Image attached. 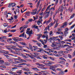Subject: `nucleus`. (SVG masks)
Listing matches in <instances>:
<instances>
[{
  "mask_svg": "<svg viewBox=\"0 0 75 75\" xmlns=\"http://www.w3.org/2000/svg\"><path fill=\"white\" fill-rule=\"evenodd\" d=\"M50 11H49V12H46V13H44V14H47V16H49V15L50 14Z\"/></svg>",
  "mask_w": 75,
  "mask_h": 75,
  "instance_id": "nucleus-16",
  "label": "nucleus"
},
{
  "mask_svg": "<svg viewBox=\"0 0 75 75\" xmlns=\"http://www.w3.org/2000/svg\"><path fill=\"white\" fill-rule=\"evenodd\" d=\"M51 46L52 47H56V45H55L54 44H53L52 45H51Z\"/></svg>",
  "mask_w": 75,
  "mask_h": 75,
  "instance_id": "nucleus-55",
  "label": "nucleus"
},
{
  "mask_svg": "<svg viewBox=\"0 0 75 75\" xmlns=\"http://www.w3.org/2000/svg\"><path fill=\"white\" fill-rule=\"evenodd\" d=\"M8 25H7V23H4V27H7V26Z\"/></svg>",
  "mask_w": 75,
  "mask_h": 75,
  "instance_id": "nucleus-50",
  "label": "nucleus"
},
{
  "mask_svg": "<svg viewBox=\"0 0 75 75\" xmlns=\"http://www.w3.org/2000/svg\"><path fill=\"white\" fill-rule=\"evenodd\" d=\"M71 41H72V40L69 39H66L65 40V41H69V42H71Z\"/></svg>",
  "mask_w": 75,
  "mask_h": 75,
  "instance_id": "nucleus-30",
  "label": "nucleus"
},
{
  "mask_svg": "<svg viewBox=\"0 0 75 75\" xmlns=\"http://www.w3.org/2000/svg\"><path fill=\"white\" fill-rule=\"evenodd\" d=\"M29 48H30L31 50L33 51V47H32V46L31 45H30V46Z\"/></svg>",
  "mask_w": 75,
  "mask_h": 75,
  "instance_id": "nucleus-49",
  "label": "nucleus"
},
{
  "mask_svg": "<svg viewBox=\"0 0 75 75\" xmlns=\"http://www.w3.org/2000/svg\"><path fill=\"white\" fill-rule=\"evenodd\" d=\"M72 40H74L73 42L75 43V37H72L71 38Z\"/></svg>",
  "mask_w": 75,
  "mask_h": 75,
  "instance_id": "nucleus-24",
  "label": "nucleus"
},
{
  "mask_svg": "<svg viewBox=\"0 0 75 75\" xmlns=\"http://www.w3.org/2000/svg\"><path fill=\"white\" fill-rule=\"evenodd\" d=\"M8 37H11L13 35L10 33L8 34Z\"/></svg>",
  "mask_w": 75,
  "mask_h": 75,
  "instance_id": "nucleus-63",
  "label": "nucleus"
},
{
  "mask_svg": "<svg viewBox=\"0 0 75 75\" xmlns=\"http://www.w3.org/2000/svg\"><path fill=\"white\" fill-rule=\"evenodd\" d=\"M73 57L75 56V50L74 51V52L73 53Z\"/></svg>",
  "mask_w": 75,
  "mask_h": 75,
  "instance_id": "nucleus-64",
  "label": "nucleus"
},
{
  "mask_svg": "<svg viewBox=\"0 0 75 75\" xmlns=\"http://www.w3.org/2000/svg\"><path fill=\"white\" fill-rule=\"evenodd\" d=\"M58 66L57 65H54V66L52 65L50 66V67L49 68V69H52L53 71H54L55 72H56V69L55 68H57Z\"/></svg>",
  "mask_w": 75,
  "mask_h": 75,
  "instance_id": "nucleus-1",
  "label": "nucleus"
},
{
  "mask_svg": "<svg viewBox=\"0 0 75 75\" xmlns=\"http://www.w3.org/2000/svg\"><path fill=\"white\" fill-rule=\"evenodd\" d=\"M37 13V11H34V12H31V14H32V15H34L35 14H36V13Z\"/></svg>",
  "mask_w": 75,
  "mask_h": 75,
  "instance_id": "nucleus-27",
  "label": "nucleus"
},
{
  "mask_svg": "<svg viewBox=\"0 0 75 75\" xmlns=\"http://www.w3.org/2000/svg\"><path fill=\"white\" fill-rule=\"evenodd\" d=\"M75 26V24H74L71 27L70 29H72Z\"/></svg>",
  "mask_w": 75,
  "mask_h": 75,
  "instance_id": "nucleus-43",
  "label": "nucleus"
},
{
  "mask_svg": "<svg viewBox=\"0 0 75 75\" xmlns=\"http://www.w3.org/2000/svg\"><path fill=\"white\" fill-rule=\"evenodd\" d=\"M34 54H35V55L36 57V56H38V55H39V54H38V53H34Z\"/></svg>",
  "mask_w": 75,
  "mask_h": 75,
  "instance_id": "nucleus-47",
  "label": "nucleus"
},
{
  "mask_svg": "<svg viewBox=\"0 0 75 75\" xmlns=\"http://www.w3.org/2000/svg\"><path fill=\"white\" fill-rule=\"evenodd\" d=\"M36 65H38V66H40V64L38 63H35Z\"/></svg>",
  "mask_w": 75,
  "mask_h": 75,
  "instance_id": "nucleus-62",
  "label": "nucleus"
},
{
  "mask_svg": "<svg viewBox=\"0 0 75 75\" xmlns=\"http://www.w3.org/2000/svg\"><path fill=\"white\" fill-rule=\"evenodd\" d=\"M45 36V37L46 39V41L47 42V41H48V35L46 34L45 35H44Z\"/></svg>",
  "mask_w": 75,
  "mask_h": 75,
  "instance_id": "nucleus-8",
  "label": "nucleus"
},
{
  "mask_svg": "<svg viewBox=\"0 0 75 75\" xmlns=\"http://www.w3.org/2000/svg\"><path fill=\"white\" fill-rule=\"evenodd\" d=\"M69 45H63L62 46L63 48H64L65 47H68Z\"/></svg>",
  "mask_w": 75,
  "mask_h": 75,
  "instance_id": "nucleus-46",
  "label": "nucleus"
},
{
  "mask_svg": "<svg viewBox=\"0 0 75 75\" xmlns=\"http://www.w3.org/2000/svg\"><path fill=\"white\" fill-rule=\"evenodd\" d=\"M39 50H38V52H41V51H44V49H42V48H39Z\"/></svg>",
  "mask_w": 75,
  "mask_h": 75,
  "instance_id": "nucleus-21",
  "label": "nucleus"
},
{
  "mask_svg": "<svg viewBox=\"0 0 75 75\" xmlns=\"http://www.w3.org/2000/svg\"><path fill=\"white\" fill-rule=\"evenodd\" d=\"M16 5V4L15 3H9V4L8 5V7L10 8L11 7H14Z\"/></svg>",
  "mask_w": 75,
  "mask_h": 75,
  "instance_id": "nucleus-2",
  "label": "nucleus"
},
{
  "mask_svg": "<svg viewBox=\"0 0 75 75\" xmlns=\"http://www.w3.org/2000/svg\"><path fill=\"white\" fill-rule=\"evenodd\" d=\"M33 21V19H29L28 21H29V22H32Z\"/></svg>",
  "mask_w": 75,
  "mask_h": 75,
  "instance_id": "nucleus-42",
  "label": "nucleus"
},
{
  "mask_svg": "<svg viewBox=\"0 0 75 75\" xmlns=\"http://www.w3.org/2000/svg\"><path fill=\"white\" fill-rule=\"evenodd\" d=\"M48 41H50V42H51V41H53V40H52V37H51L49 39H48Z\"/></svg>",
  "mask_w": 75,
  "mask_h": 75,
  "instance_id": "nucleus-14",
  "label": "nucleus"
},
{
  "mask_svg": "<svg viewBox=\"0 0 75 75\" xmlns=\"http://www.w3.org/2000/svg\"><path fill=\"white\" fill-rule=\"evenodd\" d=\"M75 16V13H73L71 16L70 17V18H73V17H74V16Z\"/></svg>",
  "mask_w": 75,
  "mask_h": 75,
  "instance_id": "nucleus-36",
  "label": "nucleus"
},
{
  "mask_svg": "<svg viewBox=\"0 0 75 75\" xmlns=\"http://www.w3.org/2000/svg\"><path fill=\"white\" fill-rule=\"evenodd\" d=\"M63 52H64V54H68V52L67 51H64Z\"/></svg>",
  "mask_w": 75,
  "mask_h": 75,
  "instance_id": "nucleus-57",
  "label": "nucleus"
},
{
  "mask_svg": "<svg viewBox=\"0 0 75 75\" xmlns=\"http://www.w3.org/2000/svg\"><path fill=\"white\" fill-rule=\"evenodd\" d=\"M8 72L9 73V74H14V72H13L11 71H8Z\"/></svg>",
  "mask_w": 75,
  "mask_h": 75,
  "instance_id": "nucleus-48",
  "label": "nucleus"
},
{
  "mask_svg": "<svg viewBox=\"0 0 75 75\" xmlns=\"http://www.w3.org/2000/svg\"><path fill=\"white\" fill-rule=\"evenodd\" d=\"M40 41L42 44H46L47 43V42L46 41L45 42H44L43 41V40H40Z\"/></svg>",
  "mask_w": 75,
  "mask_h": 75,
  "instance_id": "nucleus-13",
  "label": "nucleus"
},
{
  "mask_svg": "<svg viewBox=\"0 0 75 75\" xmlns=\"http://www.w3.org/2000/svg\"><path fill=\"white\" fill-rule=\"evenodd\" d=\"M25 34V32H23V34H21L19 36V37H24V34Z\"/></svg>",
  "mask_w": 75,
  "mask_h": 75,
  "instance_id": "nucleus-11",
  "label": "nucleus"
},
{
  "mask_svg": "<svg viewBox=\"0 0 75 75\" xmlns=\"http://www.w3.org/2000/svg\"><path fill=\"white\" fill-rule=\"evenodd\" d=\"M51 6V5H50L49 6H48L47 9L46 10V11H48L49 9H50V7Z\"/></svg>",
  "mask_w": 75,
  "mask_h": 75,
  "instance_id": "nucleus-29",
  "label": "nucleus"
},
{
  "mask_svg": "<svg viewBox=\"0 0 75 75\" xmlns=\"http://www.w3.org/2000/svg\"><path fill=\"white\" fill-rule=\"evenodd\" d=\"M55 8V6H54V7H52L50 8V9H49V10H54V9Z\"/></svg>",
  "mask_w": 75,
  "mask_h": 75,
  "instance_id": "nucleus-38",
  "label": "nucleus"
},
{
  "mask_svg": "<svg viewBox=\"0 0 75 75\" xmlns=\"http://www.w3.org/2000/svg\"><path fill=\"white\" fill-rule=\"evenodd\" d=\"M68 47L66 49V51H72V49H69V47Z\"/></svg>",
  "mask_w": 75,
  "mask_h": 75,
  "instance_id": "nucleus-18",
  "label": "nucleus"
},
{
  "mask_svg": "<svg viewBox=\"0 0 75 75\" xmlns=\"http://www.w3.org/2000/svg\"><path fill=\"white\" fill-rule=\"evenodd\" d=\"M32 28H35V29H38V26L34 25L32 26Z\"/></svg>",
  "mask_w": 75,
  "mask_h": 75,
  "instance_id": "nucleus-5",
  "label": "nucleus"
},
{
  "mask_svg": "<svg viewBox=\"0 0 75 75\" xmlns=\"http://www.w3.org/2000/svg\"><path fill=\"white\" fill-rule=\"evenodd\" d=\"M56 70L57 71H61V69L58 68L56 69Z\"/></svg>",
  "mask_w": 75,
  "mask_h": 75,
  "instance_id": "nucleus-51",
  "label": "nucleus"
},
{
  "mask_svg": "<svg viewBox=\"0 0 75 75\" xmlns=\"http://www.w3.org/2000/svg\"><path fill=\"white\" fill-rule=\"evenodd\" d=\"M46 43H44V44H43L44 46H43V48H47V45H45Z\"/></svg>",
  "mask_w": 75,
  "mask_h": 75,
  "instance_id": "nucleus-31",
  "label": "nucleus"
},
{
  "mask_svg": "<svg viewBox=\"0 0 75 75\" xmlns=\"http://www.w3.org/2000/svg\"><path fill=\"white\" fill-rule=\"evenodd\" d=\"M33 47H34V48H35L36 49V50H37V49H39V48H38V47L37 46H33Z\"/></svg>",
  "mask_w": 75,
  "mask_h": 75,
  "instance_id": "nucleus-52",
  "label": "nucleus"
},
{
  "mask_svg": "<svg viewBox=\"0 0 75 75\" xmlns=\"http://www.w3.org/2000/svg\"><path fill=\"white\" fill-rule=\"evenodd\" d=\"M65 31L68 32V31L69 30V29L68 28H66L65 29Z\"/></svg>",
  "mask_w": 75,
  "mask_h": 75,
  "instance_id": "nucleus-53",
  "label": "nucleus"
},
{
  "mask_svg": "<svg viewBox=\"0 0 75 75\" xmlns=\"http://www.w3.org/2000/svg\"><path fill=\"white\" fill-rule=\"evenodd\" d=\"M10 31L12 33H14V32H16V30H11Z\"/></svg>",
  "mask_w": 75,
  "mask_h": 75,
  "instance_id": "nucleus-41",
  "label": "nucleus"
},
{
  "mask_svg": "<svg viewBox=\"0 0 75 75\" xmlns=\"http://www.w3.org/2000/svg\"><path fill=\"white\" fill-rule=\"evenodd\" d=\"M13 40H14V41H17V39L16 38H13Z\"/></svg>",
  "mask_w": 75,
  "mask_h": 75,
  "instance_id": "nucleus-59",
  "label": "nucleus"
},
{
  "mask_svg": "<svg viewBox=\"0 0 75 75\" xmlns=\"http://www.w3.org/2000/svg\"><path fill=\"white\" fill-rule=\"evenodd\" d=\"M4 65L6 66H8L10 65V63L9 62H5L4 63Z\"/></svg>",
  "mask_w": 75,
  "mask_h": 75,
  "instance_id": "nucleus-10",
  "label": "nucleus"
},
{
  "mask_svg": "<svg viewBox=\"0 0 75 75\" xmlns=\"http://www.w3.org/2000/svg\"><path fill=\"white\" fill-rule=\"evenodd\" d=\"M30 12L29 11L28 12H26L25 13L26 14L25 15L26 16H30Z\"/></svg>",
  "mask_w": 75,
  "mask_h": 75,
  "instance_id": "nucleus-12",
  "label": "nucleus"
},
{
  "mask_svg": "<svg viewBox=\"0 0 75 75\" xmlns=\"http://www.w3.org/2000/svg\"><path fill=\"white\" fill-rule=\"evenodd\" d=\"M68 23L67 22H65L63 23V25L61 26V28H65L67 25Z\"/></svg>",
  "mask_w": 75,
  "mask_h": 75,
  "instance_id": "nucleus-4",
  "label": "nucleus"
},
{
  "mask_svg": "<svg viewBox=\"0 0 75 75\" xmlns=\"http://www.w3.org/2000/svg\"><path fill=\"white\" fill-rule=\"evenodd\" d=\"M3 39L6 40L7 39V37L6 36H3Z\"/></svg>",
  "mask_w": 75,
  "mask_h": 75,
  "instance_id": "nucleus-56",
  "label": "nucleus"
},
{
  "mask_svg": "<svg viewBox=\"0 0 75 75\" xmlns=\"http://www.w3.org/2000/svg\"><path fill=\"white\" fill-rule=\"evenodd\" d=\"M60 64H63V65H65V62L64 61H62L60 62Z\"/></svg>",
  "mask_w": 75,
  "mask_h": 75,
  "instance_id": "nucleus-32",
  "label": "nucleus"
},
{
  "mask_svg": "<svg viewBox=\"0 0 75 75\" xmlns=\"http://www.w3.org/2000/svg\"><path fill=\"white\" fill-rule=\"evenodd\" d=\"M16 46H13L12 48H11V49H13L14 50H16Z\"/></svg>",
  "mask_w": 75,
  "mask_h": 75,
  "instance_id": "nucleus-28",
  "label": "nucleus"
},
{
  "mask_svg": "<svg viewBox=\"0 0 75 75\" xmlns=\"http://www.w3.org/2000/svg\"><path fill=\"white\" fill-rule=\"evenodd\" d=\"M45 65H44L42 64H40V67H41V68H42V67H45Z\"/></svg>",
  "mask_w": 75,
  "mask_h": 75,
  "instance_id": "nucleus-45",
  "label": "nucleus"
},
{
  "mask_svg": "<svg viewBox=\"0 0 75 75\" xmlns=\"http://www.w3.org/2000/svg\"><path fill=\"white\" fill-rule=\"evenodd\" d=\"M64 9V8L63 6H62L61 7L60 10H61V12H63V10Z\"/></svg>",
  "mask_w": 75,
  "mask_h": 75,
  "instance_id": "nucleus-40",
  "label": "nucleus"
},
{
  "mask_svg": "<svg viewBox=\"0 0 75 75\" xmlns=\"http://www.w3.org/2000/svg\"><path fill=\"white\" fill-rule=\"evenodd\" d=\"M32 69L35 71H40V70L38 69L37 68L33 67L32 68Z\"/></svg>",
  "mask_w": 75,
  "mask_h": 75,
  "instance_id": "nucleus-7",
  "label": "nucleus"
},
{
  "mask_svg": "<svg viewBox=\"0 0 75 75\" xmlns=\"http://www.w3.org/2000/svg\"><path fill=\"white\" fill-rule=\"evenodd\" d=\"M49 58H50L52 61H54V59L52 57H49Z\"/></svg>",
  "mask_w": 75,
  "mask_h": 75,
  "instance_id": "nucleus-58",
  "label": "nucleus"
},
{
  "mask_svg": "<svg viewBox=\"0 0 75 75\" xmlns=\"http://www.w3.org/2000/svg\"><path fill=\"white\" fill-rule=\"evenodd\" d=\"M16 52H17L18 51H22V50L19 48H16Z\"/></svg>",
  "mask_w": 75,
  "mask_h": 75,
  "instance_id": "nucleus-26",
  "label": "nucleus"
},
{
  "mask_svg": "<svg viewBox=\"0 0 75 75\" xmlns=\"http://www.w3.org/2000/svg\"><path fill=\"white\" fill-rule=\"evenodd\" d=\"M62 36H59V38H60V39H61V40H62V39L63 38H62Z\"/></svg>",
  "mask_w": 75,
  "mask_h": 75,
  "instance_id": "nucleus-60",
  "label": "nucleus"
},
{
  "mask_svg": "<svg viewBox=\"0 0 75 75\" xmlns=\"http://www.w3.org/2000/svg\"><path fill=\"white\" fill-rule=\"evenodd\" d=\"M26 65V63H21L18 64L19 65Z\"/></svg>",
  "mask_w": 75,
  "mask_h": 75,
  "instance_id": "nucleus-44",
  "label": "nucleus"
},
{
  "mask_svg": "<svg viewBox=\"0 0 75 75\" xmlns=\"http://www.w3.org/2000/svg\"><path fill=\"white\" fill-rule=\"evenodd\" d=\"M23 29H25V28H27L28 27V25H24L23 26Z\"/></svg>",
  "mask_w": 75,
  "mask_h": 75,
  "instance_id": "nucleus-23",
  "label": "nucleus"
},
{
  "mask_svg": "<svg viewBox=\"0 0 75 75\" xmlns=\"http://www.w3.org/2000/svg\"><path fill=\"white\" fill-rule=\"evenodd\" d=\"M4 61L3 60H0V64L1 65H3V63H4Z\"/></svg>",
  "mask_w": 75,
  "mask_h": 75,
  "instance_id": "nucleus-19",
  "label": "nucleus"
},
{
  "mask_svg": "<svg viewBox=\"0 0 75 75\" xmlns=\"http://www.w3.org/2000/svg\"><path fill=\"white\" fill-rule=\"evenodd\" d=\"M33 30H31L30 31H28L27 32H26V33L29 34V37H31V34H33Z\"/></svg>",
  "mask_w": 75,
  "mask_h": 75,
  "instance_id": "nucleus-3",
  "label": "nucleus"
},
{
  "mask_svg": "<svg viewBox=\"0 0 75 75\" xmlns=\"http://www.w3.org/2000/svg\"><path fill=\"white\" fill-rule=\"evenodd\" d=\"M56 47L57 48V49H59V48H60V46H59L58 45H56Z\"/></svg>",
  "mask_w": 75,
  "mask_h": 75,
  "instance_id": "nucleus-54",
  "label": "nucleus"
},
{
  "mask_svg": "<svg viewBox=\"0 0 75 75\" xmlns=\"http://www.w3.org/2000/svg\"><path fill=\"white\" fill-rule=\"evenodd\" d=\"M20 43L23 45H25V46L26 45V43H24L23 42H20Z\"/></svg>",
  "mask_w": 75,
  "mask_h": 75,
  "instance_id": "nucleus-17",
  "label": "nucleus"
},
{
  "mask_svg": "<svg viewBox=\"0 0 75 75\" xmlns=\"http://www.w3.org/2000/svg\"><path fill=\"white\" fill-rule=\"evenodd\" d=\"M64 35L65 37H66V36H67V34H68V32L64 31Z\"/></svg>",
  "mask_w": 75,
  "mask_h": 75,
  "instance_id": "nucleus-15",
  "label": "nucleus"
},
{
  "mask_svg": "<svg viewBox=\"0 0 75 75\" xmlns=\"http://www.w3.org/2000/svg\"><path fill=\"white\" fill-rule=\"evenodd\" d=\"M41 23V21L40 20H38L37 21V23L38 25H40V24Z\"/></svg>",
  "mask_w": 75,
  "mask_h": 75,
  "instance_id": "nucleus-37",
  "label": "nucleus"
},
{
  "mask_svg": "<svg viewBox=\"0 0 75 75\" xmlns=\"http://www.w3.org/2000/svg\"><path fill=\"white\" fill-rule=\"evenodd\" d=\"M29 23V21H26L25 23V24H28Z\"/></svg>",
  "mask_w": 75,
  "mask_h": 75,
  "instance_id": "nucleus-61",
  "label": "nucleus"
},
{
  "mask_svg": "<svg viewBox=\"0 0 75 75\" xmlns=\"http://www.w3.org/2000/svg\"><path fill=\"white\" fill-rule=\"evenodd\" d=\"M52 31H51L50 32V33H49V35H53L54 34L52 33Z\"/></svg>",
  "mask_w": 75,
  "mask_h": 75,
  "instance_id": "nucleus-39",
  "label": "nucleus"
},
{
  "mask_svg": "<svg viewBox=\"0 0 75 75\" xmlns=\"http://www.w3.org/2000/svg\"><path fill=\"white\" fill-rule=\"evenodd\" d=\"M43 58L45 59H47V57L45 56H43Z\"/></svg>",
  "mask_w": 75,
  "mask_h": 75,
  "instance_id": "nucleus-35",
  "label": "nucleus"
},
{
  "mask_svg": "<svg viewBox=\"0 0 75 75\" xmlns=\"http://www.w3.org/2000/svg\"><path fill=\"white\" fill-rule=\"evenodd\" d=\"M47 62H48L47 63V64H48V65H51V62L49 61H48Z\"/></svg>",
  "mask_w": 75,
  "mask_h": 75,
  "instance_id": "nucleus-33",
  "label": "nucleus"
},
{
  "mask_svg": "<svg viewBox=\"0 0 75 75\" xmlns=\"http://www.w3.org/2000/svg\"><path fill=\"white\" fill-rule=\"evenodd\" d=\"M8 61L9 62H10V63H12V64L14 63V61H13L11 59L9 60Z\"/></svg>",
  "mask_w": 75,
  "mask_h": 75,
  "instance_id": "nucleus-25",
  "label": "nucleus"
},
{
  "mask_svg": "<svg viewBox=\"0 0 75 75\" xmlns=\"http://www.w3.org/2000/svg\"><path fill=\"white\" fill-rule=\"evenodd\" d=\"M40 1H39L38 3V4L37 5V8H38V6H39V5H40Z\"/></svg>",
  "mask_w": 75,
  "mask_h": 75,
  "instance_id": "nucleus-22",
  "label": "nucleus"
},
{
  "mask_svg": "<svg viewBox=\"0 0 75 75\" xmlns=\"http://www.w3.org/2000/svg\"><path fill=\"white\" fill-rule=\"evenodd\" d=\"M4 55L6 57V58H7V59H11V57L10 56H8L7 55H5L4 54Z\"/></svg>",
  "mask_w": 75,
  "mask_h": 75,
  "instance_id": "nucleus-9",
  "label": "nucleus"
},
{
  "mask_svg": "<svg viewBox=\"0 0 75 75\" xmlns=\"http://www.w3.org/2000/svg\"><path fill=\"white\" fill-rule=\"evenodd\" d=\"M64 74L65 73H64V72L62 71L60 73H59V74H60V75H61V74L62 75H64Z\"/></svg>",
  "mask_w": 75,
  "mask_h": 75,
  "instance_id": "nucleus-34",
  "label": "nucleus"
},
{
  "mask_svg": "<svg viewBox=\"0 0 75 75\" xmlns=\"http://www.w3.org/2000/svg\"><path fill=\"white\" fill-rule=\"evenodd\" d=\"M3 53H4V54H8V52L6 51H3Z\"/></svg>",
  "mask_w": 75,
  "mask_h": 75,
  "instance_id": "nucleus-20",
  "label": "nucleus"
},
{
  "mask_svg": "<svg viewBox=\"0 0 75 75\" xmlns=\"http://www.w3.org/2000/svg\"><path fill=\"white\" fill-rule=\"evenodd\" d=\"M37 36H38V37H39L37 38V39H38V40H39V39H40L41 37L42 36V34H37Z\"/></svg>",
  "mask_w": 75,
  "mask_h": 75,
  "instance_id": "nucleus-6",
  "label": "nucleus"
}]
</instances>
